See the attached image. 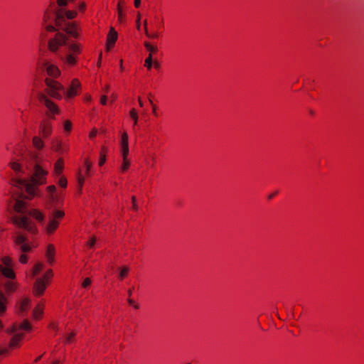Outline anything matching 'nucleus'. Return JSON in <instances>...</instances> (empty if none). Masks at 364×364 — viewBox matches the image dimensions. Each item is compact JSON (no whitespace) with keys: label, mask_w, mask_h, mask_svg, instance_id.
<instances>
[{"label":"nucleus","mask_w":364,"mask_h":364,"mask_svg":"<svg viewBox=\"0 0 364 364\" xmlns=\"http://www.w3.org/2000/svg\"><path fill=\"white\" fill-rule=\"evenodd\" d=\"M48 171L43 168L38 164H35L33 173L31 176V182L26 179L15 178L12 179L11 185L18 188L21 191V194L24 195L27 199H32L34 196H38V186L46 184Z\"/></svg>","instance_id":"obj_1"},{"label":"nucleus","mask_w":364,"mask_h":364,"mask_svg":"<svg viewBox=\"0 0 364 364\" xmlns=\"http://www.w3.org/2000/svg\"><path fill=\"white\" fill-rule=\"evenodd\" d=\"M32 327L28 320H24L21 323H14L11 328L6 329L7 333H13L11 338L9 347L11 350L19 349L25 337V333H28L31 331Z\"/></svg>","instance_id":"obj_2"},{"label":"nucleus","mask_w":364,"mask_h":364,"mask_svg":"<svg viewBox=\"0 0 364 364\" xmlns=\"http://www.w3.org/2000/svg\"><path fill=\"white\" fill-rule=\"evenodd\" d=\"M64 217L65 212L63 210L53 208L48 215V221L44 228L46 235H53L59 228L60 221Z\"/></svg>","instance_id":"obj_3"},{"label":"nucleus","mask_w":364,"mask_h":364,"mask_svg":"<svg viewBox=\"0 0 364 364\" xmlns=\"http://www.w3.org/2000/svg\"><path fill=\"white\" fill-rule=\"evenodd\" d=\"M120 151L122 157V161L119 168V171L122 173L127 172L131 166V161L129 159V137L127 132H124L121 135Z\"/></svg>","instance_id":"obj_4"},{"label":"nucleus","mask_w":364,"mask_h":364,"mask_svg":"<svg viewBox=\"0 0 364 364\" xmlns=\"http://www.w3.org/2000/svg\"><path fill=\"white\" fill-rule=\"evenodd\" d=\"M144 26L146 36L149 38L157 39L164 31V18L155 16L150 23V31L148 30L146 20L144 21Z\"/></svg>","instance_id":"obj_5"},{"label":"nucleus","mask_w":364,"mask_h":364,"mask_svg":"<svg viewBox=\"0 0 364 364\" xmlns=\"http://www.w3.org/2000/svg\"><path fill=\"white\" fill-rule=\"evenodd\" d=\"M53 277V273L52 269H48L46 272L42 277L38 278L33 284V295L36 296H41L43 295L47 287L50 284Z\"/></svg>","instance_id":"obj_6"},{"label":"nucleus","mask_w":364,"mask_h":364,"mask_svg":"<svg viewBox=\"0 0 364 364\" xmlns=\"http://www.w3.org/2000/svg\"><path fill=\"white\" fill-rule=\"evenodd\" d=\"M11 222L16 227L24 229L31 234L38 232L36 225L26 215H14L11 218Z\"/></svg>","instance_id":"obj_7"},{"label":"nucleus","mask_w":364,"mask_h":364,"mask_svg":"<svg viewBox=\"0 0 364 364\" xmlns=\"http://www.w3.org/2000/svg\"><path fill=\"white\" fill-rule=\"evenodd\" d=\"M14 262L9 256H4L1 259L0 276L8 279L15 280L16 274L14 270Z\"/></svg>","instance_id":"obj_8"},{"label":"nucleus","mask_w":364,"mask_h":364,"mask_svg":"<svg viewBox=\"0 0 364 364\" xmlns=\"http://www.w3.org/2000/svg\"><path fill=\"white\" fill-rule=\"evenodd\" d=\"M82 50V46L78 43H71L68 46V53L63 58L64 63L68 66H75L78 60V56Z\"/></svg>","instance_id":"obj_9"},{"label":"nucleus","mask_w":364,"mask_h":364,"mask_svg":"<svg viewBox=\"0 0 364 364\" xmlns=\"http://www.w3.org/2000/svg\"><path fill=\"white\" fill-rule=\"evenodd\" d=\"M45 83L47 86L46 92L50 97L58 100L62 98L63 95L65 94V90L60 82L47 77L45 80Z\"/></svg>","instance_id":"obj_10"},{"label":"nucleus","mask_w":364,"mask_h":364,"mask_svg":"<svg viewBox=\"0 0 364 364\" xmlns=\"http://www.w3.org/2000/svg\"><path fill=\"white\" fill-rule=\"evenodd\" d=\"M38 100L47 108L46 114L49 118L54 119L58 114L60 109L57 105L51 101L45 94L38 95Z\"/></svg>","instance_id":"obj_11"},{"label":"nucleus","mask_w":364,"mask_h":364,"mask_svg":"<svg viewBox=\"0 0 364 364\" xmlns=\"http://www.w3.org/2000/svg\"><path fill=\"white\" fill-rule=\"evenodd\" d=\"M58 9H56V6L54 4H50L48 8L46 10L43 17V21L45 28L48 32H53L55 31V28L53 25H52V21L53 18H55V14Z\"/></svg>","instance_id":"obj_12"},{"label":"nucleus","mask_w":364,"mask_h":364,"mask_svg":"<svg viewBox=\"0 0 364 364\" xmlns=\"http://www.w3.org/2000/svg\"><path fill=\"white\" fill-rule=\"evenodd\" d=\"M77 16L75 11H65L63 9L57 10L55 14V26L62 27L65 23V17L68 19H73Z\"/></svg>","instance_id":"obj_13"},{"label":"nucleus","mask_w":364,"mask_h":364,"mask_svg":"<svg viewBox=\"0 0 364 364\" xmlns=\"http://www.w3.org/2000/svg\"><path fill=\"white\" fill-rule=\"evenodd\" d=\"M67 37L64 33H58L53 38L49 40L48 47L50 51L56 52L58 48L65 44Z\"/></svg>","instance_id":"obj_14"},{"label":"nucleus","mask_w":364,"mask_h":364,"mask_svg":"<svg viewBox=\"0 0 364 364\" xmlns=\"http://www.w3.org/2000/svg\"><path fill=\"white\" fill-rule=\"evenodd\" d=\"M13 239L15 246L18 247L21 252L25 253L31 251V246L30 245L26 236L24 235L21 233H17L16 236L13 237Z\"/></svg>","instance_id":"obj_15"},{"label":"nucleus","mask_w":364,"mask_h":364,"mask_svg":"<svg viewBox=\"0 0 364 364\" xmlns=\"http://www.w3.org/2000/svg\"><path fill=\"white\" fill-rule=\"evenodd\" d=\"M81 91V84L78 79L74 78L71 81L70 85L65 93L67 98H73L79 95Z\"/></svg>","instance_id":"obj_16"},{"label":"nucleus","mask_w":364,"mask_h":364,"mask_svg":"<svg viewBox=\"0 0 364 364\" xmlns=\"http://www.w3.org/2000/svg\"><path fill=\"white\" fill-rule=\"evenodd\" d=\"M31 299L28 297H23L16 302L15 308L18 315H23L31 306Z\"/></svg>","instance_id":"obj_17"},{"label":"nucleus","mask_w":364,"mask_h":364,"mask_svg":"<svg viewBox=\"0 0 364 364\" xmlns=\"http://www.w3.org/2000/svg\"><path fill=\"white\" fill-rule=\"evenodd\" d=\"M39 134L43 138H48L52 134V123L49 119H43L39 127Z\"/></svg>","instance_id":"obj_18"},{"label":"nucleus","mask_w":364,"mask_h":364,"mask_svg":"<svg viewBox=\"0 0 364 364\" xmlns=\"http://www.w3.org/2000/svg\"><path fill=\"white\" fill-rule=\"evenodd\" d=\"M117 38L118 35L117 31L114 28L111 27L106 39V49L107 51L114 48Z\"/></svg>","instance_id":"obj_19"},{"label":"nucleus","mask_w":364,"mask_h":364,"mask_svg":"<svg viewBox=\"0 0 364 364\" xmlns=\"http://www.w3.org/2000/svg\"><path fill=\"white\" fill-rule=\"evenodd\" d=\"M43 66L48 76L53 78H56L60 76V71L57 65L47 61L43 63Z\"/></svg>","instance_id":"obj_20"},{"label":"nucleus","mask_w":364,"mask_h":364,"mask_svg":"<svg viewBox=\"0 0 364 364\" xmlns=\"http://www.w3.org/2000/svg\"><path fill=\"white\" fill-rule=\"evenodd\" d=\"M126 9V2L124 0H119L117 4V21L123 24L126 23L127 16L124 12Z\"/></svg>","instance_id":"obj_21"},{"label":"nucleus","mask_w":364,"mask_h":364,"mask_svg":"<svg viewBox=\"0 0 364 364\" xmlns=\"http://www.w3.org/2000/svg\"><path fill=\"white\" fill-rule=\"evenodd\" d=\"M18 283L15 280L9 279L4 284V289L7 295H11L16 291L18 288Z\"/></svg>","instance_id":"obj_22"},{"label":"nucleus","mask_w":364,"mask_h":364,"mask_svg":"<svg viewBox=\"0 0 364 364\" xmlns=\"http://www.w3.org/2000/svg\"><path fill=\"white\" fill-rule=\"evenodd\" d=\"M64 27V30L66 31V33L73 38H77L79 36V27L75 23H64L63 26Z\"/></svg>","instance_id":"obj_23"},{"label":"nucleus","mask_w":364,"mask_h":364,"mask_svg":"<svg viewBox=\"0 0 364 364\" xmlns=\"http://www.w3.org/2000/svg\"><path fill=\"white\" fill-rule=\"evenodd\" d=\"M51 149L53 151L60 154H63L68 150V148L63 144L62 140L58 137L52 139Z\"/></svg>","instance_id":"obj_24"},{"label":"nucleus","mask_w":364,"mask_h":364,"mask_svg":"<svg viewBox=\"0 0 364 364\" xmlns=\"http://www.w3.org/2000/svg\"><path fill=\"white\" fill-rule=\"evenodd\" d=\"M28 215L39 223H43L45 220L44 213L38 209H30L28 211Z\"/></svg>","instance_id":"obj_25"},{"label":"nucleus","mask_w":364,"mask_h":364,"mask_svg":"<svg viewBox=\"0 0 364 364\" xmlns=\"http://www.w3.org/2000/svg\"><path fill=\"white\" fill-rule=\"evenodd\" d=\"M55 248L53 244H48L46 251V257L49 264H52L55 261Z\"/></svg>","instance_id":"obj_26"},{"label":"nucleus","mask_w":364,"mask_h":364,"mask_svg":"<svg viewBox=\"0 0 364 364\" xmlns=\"http://www.w3.org/2000/svg\"><path fill=\"white\" fill-rule=\"evenodd\" d=\"M44 310V304L38 303L33 310V317L36 320H40L43 317Z\"/></svg>","instance_id":"obj_27"},{"label":"nucleus","mask_w":364,"mask_h":364,"mask_svg":"<svg viewBox=\"0 0 364 364\" xmlns=\"http://www.w3.org/2000/svg\"><path fill=\"white\" fill-rule=\"evenodd\" d=\"M14 208L16 213H23L27 209L26 203L21 200H16Z\"/></svg>","instance_id":"obj_28"},{"label":"nucleus","mask_w":364,"mask_h":364,"mask_svg":"<svg viewBox=\"0 0 364 364\" xmlns=\"http://www.w3.org/2000/svg\"><path fill=\"white\" fill-rule=\"evenodd\" d=\"M58 196L57 195V193L49 194L48 199H47L46 208H55L56 203L58 202Z\"/></svg>","instance_id":"obj_29"},{"label":"nucleus","mask_w":364,"mask_h":364,"mask_svg":"<svg viewBox=\"0 0 364 364\" xmlns=\"http://www.w3.org/2000/svg\"><path fill=\"white\" fill-rule=\"evenodd\" d=\"M63 168H64V162H63V159H58L55 164H54V174H55L56 176H60L63 171Z\"/></svg>","instance_id":"obj_30"},{"label":"nucleus","mask_w":364,"mask_h":364,"mask_svg":"<svg viewBox=\"0 0 364 364\" xmlns=\"http://www.w3.org/2000/svg\"><path fill=\"white\" fill-rule=\"evenodd\" d=\"M108 152V148L105 146L101 147L100 151V157L98 164L100 166H102L106 162V157Z\"/></svg>","instance_id":"obj_31"},{"label":"nucleus","mask_w":364,"mask_h":364,"mask_svg":"<svg viewBox=\"0 0 364 364\" xmlns=\"http://www.w3.org/2000/svg\"><path fill=\"white\" fill-rule=\"evenodd\" d=\"M7 301L6 296L0 291V315H3L6 312Z\"/></svg>","instance_id":"obj_32"},{"label":"nucleus","mask_w":364,"mask_h":364,"mask_svg":"<svg viewBox=\"0 0 364 364\" xmlns=\"http://www.w3.org/2000/svg\"><path fill=\"white\" fill-rule=\"evenodd\" d=\"M32 144H33V146L36 149L39 150V151L43 149L44 147V142H43V139L40 136H35L33 137Z\"/></svg>","instance_id":"obj_33"},{"label":"nucleus","mask_w":364,"mask_h":364,"mask_svg":"<svg viewBox=\"0 0 364 364\" xmlns=\"http://www.w3.org/2000/svg\"><path fill=\"white\" fill-rule=\"evenodd\" d=\"M11 169L17 174L24 173L23 166L18 161H13L10 163Z\"/></svg>","instance_id":"obj_34"},{"label":"nucleus","mask_w":364,"mask_h":364,"mask_svg":"<svg viewBox=\"0 0 364 364\" xmlns=\"http://www.w3.org/2000/svg\"><path fill=\"white\" fill-rule=\"evenodd\" d=\"M84 166L85 167V175L87 177L90 176H91V168L92 166V163L91 162V161L90 160L89 158L85 159Z\"/></svg>","instance_id":"obj_35"},{"label":"nucleus","mask_w":364,"mask_h":364,"mask_svg":"<svg viewBox=\"0 0 364 364\" xmlns=\"http://www.w3.org/2000/svg\"><path fill=\"white\" fill-rule=\"evenodd\" d=\"M43 267V264L41 262L36 263L33 267L31 276L33 277L39 274L42 271Z\"/></svg>","instance_id":"obj_36"},{"label":"nucleus","mask_w":364,"mask_h":364,"mask_svg":"<svg viewBox=\"0 0 364 364\" xmlns=\"http://www.w3.org/2000/svg\"><path fill=\"white\" fill-rule=\"evenodd\" d=\"M144 47L145 48L149 51V53H151V55L153 54H155L158 52V48L157 46H153L151 45L150 43L149 42H145L144 43Z\"/></svg>","instance_id":"obj_37"},{"label":"nucleus","mask_w":364,"mask_h":364,"mask_svg":"<svg viewBox=\"0 0 364 364\" xmlns=\"http://www.w3.org/2000/svg\"><path fill=\"white\" fill-rule=\"evenodd\" d=\"M76 336V333L75 331H72L69 334H68L63 341L65 344H70L75 341V337Z\"/></svg>","instance_id":"obj_38"},{"label":"nucleus","mask_w":364,"mask_h":364,"mask_svg":"<svg viewBox=\"0 0 364 364\" xmlns=\"http://www.w3.org/2000/svg\"><path fill=\"white\" fill-rule=\"evenodd\" d=\"M129 116L134 121V127L135 125H136V124L138 122V119H139L138 113L134 108H132L130 109Z\"/></svg>","instance_id":"obj_39"},{"label":"nucleus","mask_w":364,"mask_h":364,"mask_svg":"<svg viewBox=\"0 0 364 364\" xmlns=\"http://www.w3.org/2000/svg\"><path fill=\"white\" fill-rule=\"evenodd\" d=\"M86 176H83L82 173H81V171H79L78 173H77V183H78V186L80 187V188L81 189L84 185V183H85V177Z\"/></svg>","instance_id":"obj_40"},{"label":"nucleus","mask_w":364,"mask_h":364,"mask_svg":"<svg viewBox=\"0 0 364 364\" xmlns=\"http://www.w3.org/2000/svg\"><path fill=\"white\" fill-rule=\"evenodd\" d=\"M129 272V269L127 267H126V266L123 267L120 270L119 278L121 280L124 279L126 277H127Z\"/></svg>","instance_id":"obj_41"},{"label":"nucleus","mask_w":364,"mask_h":364,"mask_svg":"<svg viewBox=\"0 0 364 364\" xmlns=\"http://www.w3.org/2000/svg\"><path fill=\"white\" fill-rule=\"evenodd\" d=\"M152 56L151 53H149V56L146 58L144 62V66L148 69L151 70L152 68Z\"/></svg>","instance_id":"obj_42"},{"label":"nucleus","mask_w":364,"mask_h":364,"mask_svg":"<svg viewBox=\"0 0 364 364\" xmlns=\"http://www.w3.org/2000/svg\"><path fill=\"white\" fill-rule=\"evenodd\" d=\"M63 128L65 132H70L72 129V123L70 120H65L63 123Z\"/></svg>","instance_id":"obj_43"},{"label":"nucleus","mask_w":364,"mask_h":364,"mask_svg":"<svg viewBox=\"0 0 364 364\" xmlns=\"http://www.w3.org/2000/svg\"><path fill=\"white\" fill-rule=\"evenodd\" d=\"M68 184L67 179L65 176H61L58 181V185L62 188H66Z\"/></svg>","instance_id":"obj_44"},{"label":"nucleus","mask_w":364,"mask_h":364,"mask_svg":"<svg viewBox=\"0 0 364 364\" xmlns=\"http://www.w3.org/2000/svg\"><path fill=\"white\" fill-rule=\"evenodd\" d=\"M18 261L21 264H27L28 261L27 255L25 254L21 255L18 258Z\"/></svg>","instance_id":"obj_45"},{"label":"nucleus","mask_w":364,"mask_h":364,"mask_svg":"<svg viewBox=\"0 0 364 364\" xmlns=\"http://www.w3.org/2000/svg\"><path fill=\"white\" fill-rule=\"evenodd\" d=\"M127 301L129 305L132 306L135 309H138L139 308V304L131 298H128Z\"/></svg>","instance_id":"obj_46"},{"label":"nucleus","mask_w":364,"mask_h":364,"mask_svg":"<svg viewBox=\"0 0 364 364\" xmlns=\"http://www.w3.org/2000/svg\"><path fill=\"white\" fill-rule=\"evenodd\" d=\"M56 188L54 185L47 186L46 191L48 194H55Z\"/></svg>","instance_id":"obj_47"},{"label":"nucleus","mask_w":364,"mask_h":364,"mask_svg":"<svg viewBox=\"0 0 364 364\" xmlns=\"http://www.w3.org/2000/svg\"><path fill=\"white\" fill-rule=\"evenodd\" d=\"M96 243V238L95 237H92L90 239V240L87 243V246L89 248H92Z\"/></svg>","instance_id":"obj_48"},{"label":"nucleus","mask_w":364,"mask_h":364,"mask_svg":"<svg viewBox=\"0 0 364 364\" xmlns=\"http://www.w3.org/2000/svg\"><path fill=\"white\" fill-rule=\"evenodd\" d=\"M91 279L89 277H87L83 280L82 283V287L84 288H87L91 284Z\"/></svg>","instance_id":"obj_49"},{"label":"nucleus","mask_w":364,"mask_h":364,"mask_svg":"<svg viewBox=\"0 0 364 364\" xmlns=\"http://www.w3.org/2000/svg\"><path fill=\"white\" fill-rule=\"evenodd\" d=\"M10 350H11L9 346L7 348H0V355H8Z\"/></svg>","instance_id":"obj_50"},{"label":"nucleus","mask_w":364,"mask_h":364,"mask_svg":"<svg viewBox=\"0 0 364 364\" xmlns=\"http://www.w3.org/2000/svg\"><path fill=\"white\" fill-rule=\"evenodd\" d=\"M97 134V129L94 128L91 130V132L89 133V138L90 139H94Z\"/></svg>","instance_id":"obj_51"},{"label":"nucleus","mask_w":364,"mask_h":364,"mask_svg":"<svg viewBox=\"0 0 364 364\" xmlns=\"http://www.w3.org/2000/svg\"><path fill=\"white\" fill-rule=\"evenodd\" d=\"M132 208L134 210H138V206H137V204H136V196H133L132 197Z\"/></svg>","instance_id":"obj_52"},{"label":"nucleus","mask_w":364,"mask_h":364,"mask_svg":"<svg viewBox=\"0 0 364 364\" xmlns=\"http://www.w3.org/2000/svg\"><path fill=\"white\" fill-rule=\"evenodd\" d=\"M107 97L105 95H102L100 97V103L102 105H105L107 104Z\"/></svg>","instance_id":"obj_53"},{"label":"nucleus","mask_w":364,"mask_h":364,"mask_svg":"<svg viewBox=\"0 0 364 364\" xmlns=\"http://www.w3.org/2000/svg\"><path fill=\"white\" fill-rule=\"evenodd\" d=\"M57 4L59 6H63L67 5L68 0H57Z\"/></svg>","instance_id":"obj_54"},{"label":"nucleus","mask_w":364,"mask_h":364,"mask_svg":"<svg viewBox=\"0 0 364 364\" xmlns=\"http://www.w3.org/2000/svg\"><path fill=\"white\" fill-rule=\"evenodd\" d=\"M85 8H86V5L84 2H82L80 5H79V10L80 11H84L85 10Z\"/></svg>","instance_id":"obj_55"},{"label":"nucleus","mask_w":364,"mask_h":364,"mask_svg":"<svg viewBox=\"0 0 364 364\" xmlns=\"http://www.w3.org/2000/svg\"><path fill=\"white\" fill-rule=\"evenodd\" d=\"M150 103L153 106V108H152V112L154 115H157V113H156V105H153V102L150 100Z\"/></svg>","instance_id":"obj_56"},{"label":"nucleus","mask_w":364,"mask_h":364,"mask_svg":"<svg viewBox=\"0 0 364 364\" xmlns=\"http://www.w3.org/2000/svg\"><path fill=\"white\" fill-rule=\"evenodd\" d=\"M134 6L136 8H139L140 6V4H141V0H134Z\"/></svg>","instance_id":"obj_57"},{"label":"nucleus","mask_w":364,"mask_h":364,"mask_svg":"<svg viewBox=\"0 0 364 364\" xmlns=\"http://www.w3.org/2000/svg\"><path fill=\"white\" fill-rule=\"evenodd\" d=\"M101 63H102V53L100 54V56L97 60V65L98 67H100L101 65Z\"/></svg>","instance_id":"obj_58"},{"label":"nucleus","mask_w":364,"mask_h":364,"mask_svg":"<svg viewBox=\"0 0 364 364\" xmlns=\"http://www.w3.org/2000/svg\"><path fill=\"white\" fill-rule=\"evenodd\" d=\"M154 67L156 68V69H159L160 68V64L158 61H154Z\"/></svg>","instance_id":"obj_59"},{"label":"nucleus","mask_w":364,"mask_h":364,"mask_svg":"<svg viewBox=\"0 0 364 364\" xmlns=\"http://www.w3.org/2000/svg\"><path fill=\"white\" fill-rule=\"evenodd\" d=\"M138 102H139V106H140L141 107H144V103H143V102L141 101V98H140V97H139V98H138Z\"/></svg>","instance_id":"obj_60"},{"label":"nucleus","mask_w":364,"mask_h":364,"mask_svg":"<svg viewBox=\"0 0 364 364\" xmlns=\"http://www.w3.org/2000/svg\"><path fill=\"white\" fill-rule=\"evenodd\" d=\"M127 294H128L129 298H130L132 294V289H129L127 291Z\"/></svg>","instance_id":"obj_61"},{"label":"nucleus","mask_w":364,"mask_h":364,"mask_svg":"<svg viewBox=\"0 0 364 364\" xmlns=\"http://www.w3.org/2000/svg\"><path fill=\"white\" fill-rule=\"evenodd\" d=\"M42 356H43V355H40V356L37 357V358L35 359V360H34V361H35L36 363L38 362V361L41 359Z\"/></svg>","instance_id":"obj_62"},{"label":"nucleus","mask_w":364,"mask_h":364,"mask_svg":"<svg viewBox=\"0 0 364 364\" xmlns=\"http://www.w3.org/2000/svg\"><path fill=\"white\" fill-rule=\"evenodd\" d=\"M139 21H140V14H139L138 16H137V19H136V23H137L138 26H139Z\"/></svg>","instance_id":"obj_63"},{"label":"nucleus","mask_w":364,"mask_h":364,"mask_svg":"<svg viewBox=\"0 0 364 364\" xmlns=\"http://www.w3.org/2000/svg\"><path fill=\"white\" fill-rule=\"evenodd\" d=\"M109 86L108 85H106L105 87V92L107 93L109 91Z\"/></svg>","instance_id":"obj_64"}]
</instances>
